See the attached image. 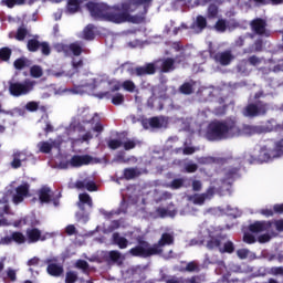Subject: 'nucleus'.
<instances>
[{"label":"nucleus","mask_w":283,"mask_h":283,"mask_svg":"<svg viewBox=\"0 0 283 283\" xmlns=\"http://www.w3.org/2000/svg\"><path fill=\"white\" fill-rule=\"evenodd\" d=\"M72 70L70 72H74L75 75L76 74H88L90 76H94L92 73H81L78 70H81V67H83V61L82 60H73L72 62Z\"/></svg>","instance_id":"c9c22d12"},{"label":"nucleus","mask_w":283,"mask_h":283,"mask_svg":"<svg viewBox=\"0 0 283 283\" xmlns=\"http://www.w3.org/2000/svg\"><path fill=\"white\" fill-rule=\"evenodd\" d=\"M83 39H85L86 41H92V39H94V25L93 24H88L84 29Z\"/></svg>","instance_id":"e433bc0d"},{"label":"nucleus","mask_w":283,"mask_h":283,"mask_svg":"<svg viewBox=\"0 0 283 283\" xmlns=\"http://www.w3.org/2000/svg\"><path fill=\"white\" fill-rule=\"evenodd\" d=\"M197 85H198V83H196L193 81L184 83L180 86V92H181V94H193V91L196 90Z\"/></svg>","instance_id":"7c9ffc66"},{"label":"nucleus","mask_w":283,"mask_h":283,"mask_svg":"<svg viewBox=\"0 0 283 283\" xmlns=\"http://www.w3.org/2000/svg\"><path fill=\"white\" fill-rule=\"evenodd\" d=\"M109 258L113 262H116L117 264H123V261L125 260V256L120 254V252L114 250L109 252Z\"/></svg>","instance_id":"58836bf2"},{"label":"nucleus","mask_w":283,"mask_h":283,"mask_svg":"<svg viewBox=\"0 0 283 283\" xmlns=\"http://www.w3.org/2000/svg\"><path fill=\"white\" fill-rule=\"evenodd\" d=\"M25 108L28 112H36V109H39V102H29L27 103Z\"/></svg>","instance_id":"338daca9"},{"label":"nucleus","mask_w":283,"mask_h":283,"mask_svg":"<svg viewBox=\"0 0 283 283\" xmlns=\"http://www.w3.org/2000/svg\"><path fill=\"white\" fill-rule=\"evenodd\" d=\"M75 266L76 269H81L82 271H84V273L90 269V264L85 260H77Z\"/></svg>","instance_id":"680f3d73"},{"label":"nucleus","mask_w":283,"mask_h":283,"mask_svg":"<svg viewBox=\"0 0 283 283\" xmlns=\"http://www.w3.org/2000/svg\"><path fill=\"white\" fill-rule=\"evenodd\" d=\"M0 277L4 282L6 280H10V282H17V270L8 268L3 273H1Z\"/></svg>","instance_id":"c85d7f7f"},{"label":"nucleus","mask_w":283,"mask_h":283,"mask_svg":"<svg viewBox=\"0 0 283 283\" xmlns=\"http://www.w3.org/2000/svg\"><path fill=\"white\" fill-rule=\"evenodd\" d=\"M78 207L80 209H83V205H87L88 207H92V197H90L88 193H80L78 196Z\"/></svg>","instance_id":"72a5a7b5"},{"label":"nucleus","mask_w":283,"mask_h":283,"mask_svg":"<svg viewBox=\"0 0 283 283\" xmlns=\"http://www.w3.org/2000/svg\"><path fill=\"white\" fill-rule=\"evenodd\" d=\"M138 176H140V170H138V168H127L124 170L126 180H133V178H138Z\"/></svg>","instance_id":"473e14b6"},{"label":"nucleus","mask_w":283,"mask_h":283,"mask_svg":"<svg viewBox=\"0 0 283 283\" xmlns=\"http://www.w3.org/2000/svg\"><path fill=\"white\" fill-rule=\"evenodd\" d=\"M38 196H39V200L42 205L52 202V190L48 187H42L39 190Z\"/></svg>","instance_id":"a878e982"},{"label":"nucleus","mask_w":283,"mask_h":283,"mask_svg":"<svg viewBox=\"0 0 283 283\" xmlns=\"http://www.w3.org/2000/svg\"><path fill=\"white\" fill-rule=\"evenodd\" d=\"M128 74L130 76H146V74H156V65L148 63L136 69H128Z\"/></svg>","instance_id":"a211bd4d"},{"label":"nucleus","mask_w":283,"mask_h":283,"mask_svg":"<svg viewBox=\"0 0 283 283\" xmlns=\"http://www.w3.org/2000/svg\"><path fill=\"white\" fill-rule=\"evenodd\" d=\"M122 147H124L126 151H129V149H134L136 147V140L126 138L122 140Z\"/></svg>","instance_id":"49530a36"},{"label":"nucleus","mask_w":283,"mask_h":283,"mask_svg":"<svg viewBox=\"0 0 283 283\" xmlns=\"http://www.w3.org/2000/svg\"><path fill=\"white\" fill-rule=\"evenodd\" d=\"M69 49L73 52L74 56H81L83 52V46H81L78 42L70 44Z\"/></svg>","instance_id":"de8ad7c7"},{"label":"nucleus","mask_w":283,"mask_h":283,"mask_svg":"<svg viewBox=\"0 0 283 283\" xmlns=\"http://www.w3.org/2000/svg\"><path fill=\"white\" fill-rule=\"evenodd\" d=\"M154 0H122L120 4L113 8L105 3L88 2L86 8L93 19H105L112 23H126V21H134L129 12L138 9V6H149Z\"/></svg>","instance_id":"f03ea898"},{"label":"nucleus","mask_w":283,"mask_h":283,"mask_svg":"<svg viewBox=\"0 0 283 283\" xmlns=\"http://www.w3.org/2000/svg\"><path fill=\"white\" fill-rule=\"evenodd\" d=\"M109 149H119V147H123V140L120 139H111L107 143Z\"/></svg>","instance_id":"4d7b16f0"},{"label":"nucleus","mask_w":283,"mask_h":283,"mask_svg":"<svg viewBox=\"0 0 283 283\" xmlns=\"http://www.w3.org/2000/svg\"><path fill=\"white\" fill-rule=\"evenodd\" d=\"M8 202H10V197H8V195H4L0 199V218H3V216H13L14 214L12 212V210H10V205Z\"/></svg>","instance_id":"5701e85b"},{"label":"nucleus","mask_w":283,"mask_h":283,"mask_svg":"<svg viewBox=\"0 0 283 283\" xmlns=\"http://www.w3.org/2000/svg\"><path fill=\"white\" fill-rule=\"evenodd\" d=\"M122 87L123 90H125V92H130V93L136 92V84L132 80L124 81L122 83Z\"/></svg>","instance_id":"c03bdc74"},{"label":"nucleus","mask_w":283,"mask_h":283,"mask_svg":"<svg viewBox=\"0 0 283 283\" xmlns=\"http://www.w3.org/2000/svg\"><path fill=\"white\" fill-rule=\"evenodd\" d=\"M212 59L219 65L227 67V65H231V63H233V61H235V55L233 54V51L226 50V51L216 53L214 55H212Z\"/></svg>","instance_id":"f8f14e48"},{"label":"nucleus","mask_w":283,"mask_h":283,"mask_svg":"<svg viewBox=\"0 0 283 283\" xmlns=\"http://www.w3.org/2000/svg\"><path fill=\"white\" fill-rule=\"evenodd\" d=\"M34 85H36V82L32 80L14 82L10 84L9 91L12 96H25V94H30L34 90Z\"/></svg>","instance_id":"6e6552de"},{"label":"nucleus","mask_w":283,"mask_h":283,"mask_svg":"<svg viewBox=\"0 0 283 283\" xmlns=\"http://www.w3.org/2000/svg\"><path fill=\"white\" fill-rule=\"evenodd\" d=\"M185 185V179L184 178H179V179H175L172 180L168 187H170V189H180V187H182Z\"/></svg>","instance_id":"6e6d98bb"},{"label":"nucleus","mask_w":283,"mask_h":283,"mask_svg":"<svg viewBox=\"0 0 283 283\" xmlns=\"http://www.w3.org/2000/svg\"><path fill=\"white\" fill-rule=\"evenodd\" d=\"M82 1L85 0H67L66 12L67 14H76L81 8Z\"/></svg>","instance_id":"cd10ccee"},{"label":"nucleus","mask_w":283,"mask_h":283,"mask_svg":"<svg viewBox=\"0 0 283 283\" xmlns=\"http://www.w3.org/2000/svg\"><path fill=\"white\" fill-rule=\"evenodd\" d=\"M252 31L260 36H269V31H266V21L262 19H255L251 22Z\"/></svg>","instance_id":"aec40b11"},{"label":"nucleus","mask_w":283,"mask_h":283,"mask_svg":"<svg viewBox=\"0 0 283 283\" xmlns=\"http://www.w3.org/2000/svg\"><path fill=\"white\" fill-rule=\"evenodd\" d=\"M157 214L159 216V218H174V216H176V210L171 211L165 208H158Z\"/></svg>","instance_id":"a19ab883"},{"label":"nucleus","mask_w":283,"mask_h":283,"mask_svg":"<svg viewBox=\"0 0 283 283\" xmlns=\"http://www.w3.org/2000/svg\"><path fill=\"white\" fill-rule=\"evenodd\" d=\"M44 263L48 264L46 273H49V275L53 277H61V275H63V265L59 263V259L49 258Z\"/></svg>","instance_id":"ddd939ff"},{"label":"nucleus","mask_w":283,"mask_h":283,"mask_svg":"<svg viewBox=\"0 0 283 283\" xmlns=\"http://www.w3.org/2000/svg\"><path fill=\"white\" fill-rule=\"evenodd\" d=\"M213 193H214L213 188H209L205 193H196V195L188 196V200L189 202H192V205L202 206L205 205V200H211V198H213Z\"/></svg>","instance_id":"f3484780"},{"label":"nucleus","mask_w":283,"mask_h":283,"mask_svg":"<svg viewBox=\"0 0 283 283\" xmlns=\"http://www.w3.org/2000/svg\"><path fill=\"white\" fill-rule=\"evenodd\" d=\"M49 76H53L54 78H70L73 87L69 88L67 92L70 94H87L88 92H94L101 83H105L108 81L107 75H98L94 77L90 74H76L75 72H66L63 69H50L48 70Z\"/></svg>","instance_id":"20e7f679"},{"label":"nucleus","mask_w":283,"mask_h":283,"mask_svg":"<svg viewBox=\"0 0 283 283\" xmlns=\"http://www.w3.org/2000/svg\"><path fill=\"white\" fill-rule=\"evenodd\" d=\"M269 112V106L266 104L258 103V104H249L243 109V115L253 118L255 116H264Z\"/></svg>","instance_id":"9b49d317"},{"label":"nucleus","mask_w":283,"mask_h":283,"mask_svg":"<svg viewBox=\"0 0 283 283\" xmlns=\"http://www.w3.org/2000/svg\"><path fill=\"white\" fill-rule=\"evenodd\" d=\"M167 244H174V234L164 233L158 241V244L149 245L146 241L139 242V244L129 250L130 255L135 258H149L150 255H160L163 253V247Z\"/></svg>","instance_id":"423d86ee"},{"label":"nucleus","mask_w":283,"mask_h":283,"mask_svg":"<svg viewBox=\"0 0 283 283\" xmlns=\"http://www.w3.org/2000/svg\"><path fill=\"white\" fill-rule=\"evenodd\" d=\"M40 46H41V43H39L38 40L35 39L29 40L27 44L29 52H36V50H39Z\"/></svg>","instance_id":"09e8293b"},{"label":"nucleus","mask_w":283,"mask_h":283,"mask_svg":"<svg viewBox=\"0 0 283 283\" xmlns=\"http://www.w3.org/2000/svg\"><path fill=\"white\" fill-rule=\"evenodd\" d=\"M30 75L33 78H41V76H43V67H41L40 65H33L30 69Z\"/></svg>","instance_id":"4c0bfd02"},{"label":"nucleus","mask_w":283,"mask_h":283,"mask_svg":"<svg viewBox=\"0 0 283 283\" xmlns=\"http://www.w3.org/2000/svg\"><path fill=\"white\" fill-rule=\"evenodd\" d=\"M41 52L44 54V56H50V44L46 42L40 43Z\"/></svg>","instance_id":"774afa93"},{"label":"nucleus","mask_w":283,"mask_h":283,"mask_svg":"<svg viewBox=\"0 0 283 283\" xmlns=\"http://www.w3.org/2000/svg\"><path fill=\"white\" fill-rule=\"evenodd\" d=\"M11 163L10 166L12 169H21L24 163H28L30 158H32V153L28 150H13L11 155Z\"/></svg>","instance_id":"9d476101"},{"label":"nucleus","mask_w":283,"mask_h":283,"mask_svg":"<svg viewBox=\"0 0 283 283\" xmlns=\"http://www.w3.org/2000/svg\"><path fill=\"white\" fill-rule=\"evenodd\" d=\"M237 255L239 260H247L251 255V250L249 249H239L237 250Z\"/></svg>","instance_id":"864d4df0"},{"label":"nucleus","mask_w":283,"mask_h":283,"mask_svg":"<svg viewBox=\"0 0 283 283\" xmlns=\"http://www.w3.org/2000/svg\"><path fill=\"white\" fill-rule=\"evenodd\" d=\"M78 116L81 120L73 119L66 128L67 138L57 137L56 139L39 142L36 145L38 154H50L52 149H59L61 144L67 143V140H71L73 145H76V143H90L94 138L92 132H97V134L103 132L98 114H91L90 108H80Z\"/></svg>","instance_id":"f257e3e1"},{"label":"nucleus","mask_w":283,"mask_h":283,"mask_svg":"<svg viewBox=\"0 0 283 283\" xmlns=\"http://www.w3.org/2000/svg\"><path fill=\"white\" fill-rule=\"evenodd\" d=\"M186 271H188V273H193L195 271L198 272L200 271V266L196 261H192L186 265Z\"/></svg>","instance_id":"052dcab7"},{"label":"nucleus","mask_w":283,"mask_h":283,"mask_svg":"<svg viewBox=\"0 0 283 283\" xmlns=\"http://www.w3.org/2000/svg\"><path fill=\"white\" fill-rule=\"evenodd\" d=\"M205 28H207V18L202 17V15H198L196 18V21L191 24V30L195 34H200V32H202V30H205Z\"/></svg>","instance_id":"b1692460"},{"label":"nucleus","mask_w":283,"mask_h":283,"mask_svg":"<svg viewBox=\"0 0 283 283\" xmlns=\"http://www.w3.org/2000/svg\"><path fill=\"white\" fill-rule=\"evenodd\" d=\"M185 169L187 174H196L198 171V165L190 161L185 165Z\"/></svg>","instance_id":"0e129e2a"},{"label":"nucleus","mask_w":283,"mask_h":283,"mask_svg":"<svg viewBox=\"0 0 283 283\" xmlns=\"http://www.w3.org/2000/svg\"><path fill=\"white\" fill-rule=\"evenodd\" d=\"M281 156H283V150L277 148V143H275L274 149L266 146L261 147L259 160L261 163H269L270 160H275V158H281Z\"/></svg>","instance_id":"1a4fd4ad"},{"label":"nucleus","mask_w":283,"mask_h":283,"mask_svg":"<svg viewBox=\"0 0 283 283\" xmlns=\"http://www.w3.org/2000/svg\"><path fill=\"white\" fill-rule=\"evenodd\" d=\"M243 242H245V244H255V242H258V239H255V235H253V233L245 232L243 235Z\"/></svg>","instance_id":"603ef678"},{"label":"nucleus","mask_w":283,"mask_h":283,"mask_svg":"<svg viewBox=\"0 0 283 283\" xmlns=\"http://www.w3.org/2000/svg\"><path fill=\"white\" fill-rule=\"evenodd\" d=\"M218 6L216 3H211L208 7L207 17L208 19H218Z\"/></svg>","instance_id":"f704fd0d"},{"label":"nucleus","mask_w":283,"mask_h":283,"mask_svg":"<svg viewBox=\"0 0 283 283\" xmlns=\"http://www.w3.org/2000/svg\"><path fill=\"white\" fill-rule=\"evenodd\" d=\"M165 125V120L158 117H153L149 119V126L153 129H160Z\"/></svg>","instance_id":"79ce46f5"},{"label":"nucleus","mask_w":283,"mask_h":283,"mask_svg":"<svg viewBox=\"0 0 283 283\" xmlns=\"http://www.w3.org/2000/svg\"><path fill=\"white\" fill-rule=\"evenodd\" d=\"M214 30H217V32H226L227 31V20H224V19L218 20L217 23L214 24Z\"/></svg>","instance_id":"8fccbe9b"},{"label":"nucleus","mask_w":283,"mask_h":283,"mask_svg":"<svg viewBox=\"0 0 283 283\" xmlns=\"http://www.w3.org/2000/svg\"><path fill=\"white\" fill-rule=\"evenodd\" d=\"M112 103L113 105H123V103H125V95L122 93L115 94L112 98Z\"/></svg>","instance_id":"5fc2aeb1"},{"label":"nucleus","mask_w":283,"mask_h":283,"mask_svg":"<svg viewBox=\"0 0 283 283\" xmlns=\"http://www.w3.org/2000/svg\"><path fill=\"white\" fill-rule=\"evenodd\" d=\"M28 193H30V185L28 182H23L17 187L12 195L13 205H21V202L28 198Z\"/></svg>","instance_id":"4468645a"},{"label":"nucleus","mask_w":283,"mask_h":283,"mask_svg":"<svg viewBox=\"0 0 283 283\" xmlns=\"http://www.w3.org/2000/svg\"><path fill=\"white\" fill-rule=\"evenodd\" d=\"M1 6H7V8H14V6H23L25 0H1Z\"/></svg>","instance_id":"37998d69"},{"label":"nucleus","mask_w":283,"mask_h":283,"mask_svg":"<svg viewBox=\"0 0 283 283\" xmlns=\"http://www.w3.org/2000/svg\"><path fill=\"white\" fill-rule=\"evenodd\" d=\"M174 59H166V60H159L154 63H150L151 65H155L156 70H161V72H171L174 70Z\"/></svg>","instance_id":"412c9836"},{"label":"nucleus","mask_w":283,"mask_h":283,"mask_svg":"<svg viewBox=\"0 0 283 283\" xmlns=\"http://www.w3.org/2000/svg\"><path fill=\"white\" fill-rule=\"evenodd\" d=\"M113 242L120 249H127V244H129V241H127L125 237H122L118 233H113Z\"/></svg>","instance_id":"c756f323"},{"label":"nucleus","mask_w":283,"mask_h":283,"mask_svg":"<svg viewBox=\"0 0 283 283\" xmlns=\"http://www.w3.org/2000/svg\"><path fill=\"white\" fill-rule=\"evenodd\" d=\"M75 187L76 189H87V191H96V184L90 179L76 181Z\"/></svg>","instance_id":"bb28decb"},{"label":"nucleus","mask_w":283,"mask_h":283,"mask_svg":"<svg viewBox=\"0 0 283 283\" xmlns=\"http://www.w3.org/2000/svg\"><path fill=\"white\" fill-rule=\"evenodd\" d=\"M12 242H15V244H25L27 237L21 232H13L11 235L3 237L0 240V244H12Z\"/></svg>","instance_id":"6ab92c4d"},{"label":"nucleus","mask_w":283,"mask_h":283,"mask_svg":"<svg viewBox=\"0 0 283 283\" xmlns=\"http://www.w3.org/2000/svg\"><path fill=\"white\" fill-rule=\"evenodd\" d=\"M269 229H271V222L269 221H256L249 226L251 233H263V231H269Z\"/></svg>","instance_id":"4be33fe9"},{"label":"nucleus","mask_w":283,"mask_h":283,"mask_svg":"<svg viewBox=\"0 0 283 283\" xmlns=\"http://www.w3.org/2000/svg\"><path fill=\"white\" fill-rule=\"evenodd\" d=\"M13 65L15 70H23L24 67L30 66V61H28L25 57H20L14 61Z\"/></svg>","instance_id":"ea45409f"},{"label":"nucleus","mask_w":283,"mask_h":283,"mask_svg":"<svg viewBox=\"0 0 283 283\" xmlns=\"http://www.w3.org/2000/svg\"><path fill=\"white\" fill-rule=\"evenodd\" d=\"M92 163V157L90 155L73 156L69 163L65 165L61 164L62 169H67V167H83V165H90Z\"/></svg>","instance_id":"2eb2a0df"},{"label":"nucleus","mask_w":283,"mask_h":283,"mask_svg":"<svg viewBox=\"0 0 283 283\" xmlns=\"http://www.w3.org/2000/svg\"><path fill=\"white\" fill-rule=\"evenodd\" d=\"M48 238H52L51 233L41 234V230L33 228L27 230V242L28 244H34V242H39V240H48Z\"/></svg>","instance_id":"dca6fc26"},{"label":"nucleus","mask_w":283,"mask_h":283,"mask_svg":"<svg viewBox=\"0 0 283 283\" xmlns=\"http://www.w3.org/2000/svg\"><path fill=\"white\" fill-rule=\"evenodd\" d=\"M198 235L201 242H206V248L209 251H219V253H233L235 244L222 234V227L213 226L209 222H203L199 226Z\"/></svg>","instance_id":"39448f33"},{"label":"nucleus","mask_w":283,"mask_h":283,"mask_svg":"<svg viewBox=\"0 0 283 283\" xmlns=\"http://www.w3.org/2000/svg\"><path fill=\"white\" fill-rule=\"evenodd\" d=\"M219 92L220 91H218L217 88H212V87H202L199 90V93L203 97V101H211V98L209 96L211 94H219Z\"/></svg>","instance_id":"2f4dec72"},{"label":"nucleus","mask_w":283,"mask_h":283,"mask_svg":"<svg viewBox=\"0 0 283 283\" xmlns=\"http://www.w3.org/2000/svg\"><path fill=\"white\" fill-rule=\"evenodd\" d=\"M30 31L25 29V27H20L17 30V33H10L9 39H15L17 41H25V39L30 38Z\"/></svg>","instance_id":"393cba45"},{"label":"nucleus","mask_w":283,"mask_h":283,"mask_svg":"<svg viewBox=\"0 0 283 283\" xmlns=\"http://www.w3.org/2000/svg\"><path fill=\"white\" fill-rule=\"evenodd\" d=\"M11 54H12V51L9 48H2L0 50V59H1V61H10Z\"/></svg>","instance_id":"3c124183"},{"label":"nucleus","mask_w":283,"mask_h":283,"mask_svg":"<svg viewBox=\"0 0 283 283\" xmlns=\"http://www.w3.org/2000/svg\"><path fill=\"white\" fill-rule=\"evenodd\" d=\"M260 134L258 126H239L233 119L213 120L208 125L206 138L208 140H227L240 136H253Z\"/></svg>","instance_id":"7ed1b4c3"},{"label":"nucleus","mask_w":283,"mask_h":283,"mask_svg":"<svg viewBox=\"0 0 283 283\" xmlns=\"http://www.w3.org/2000/svg\"><path fill=\"white\" fill-rule=\"evenodd\" d=\"M78 280V274L74 271H70L66 273L65 282L66 283H74Z\"/></svg>","instance_id":"bf43d9fd"},{"label":"nucleus","mask_w":283,"mask_h":283,"mask_svg":"<svg viewBox=\"0 0 283 283\" xmlns=\"http://www.w3.org/2000/svg\"><path fill=\"white\" fill-rule=\"evenodd\" d=\"M249 62L247 61H241L238 65V72L241 74H249V69H248Z\"/></svg>","instance_id":"e2e57ef3"},{"label":"nucleus","mask_w":283,"mask_h":283,"mask_svg":"<svg viewBox=\"0 0 283 283\" xmlns=\"http://www.w3.org/2000/svg\"><path fill=\"white\" fill-rule=\"evenodd\" d=\"M199 165H228L221 171L223 179L222 182L226 185H231L235 178H238V168H232V159H227L222 157H200L198 159Z\"/></svg>","instance_id":"0eeeda50"},{"label":"nucleus","mask_w":283,"mask_h":283,"mask_svg":"<svg viewBox=\"0 0 283 283\" xmlns=\"http://www.w3.org/2000/svg\"><path fill=\"white\" fill-rule=\"evenodd\" d=\"M227 216H231L232 218H239L241 216L240 210L238 208H231V206H228L226 209Z\"/></svg>","instance_id":"13d9d810"},{"label":"nucleus","mask_w":283,"mask_h":283,"mask_svg":"<svg viewBox=\"0 0 283 283\" xmlns=\"http://www.w3.org/2000/svg\"><path fill=\"white\" fill-rule=\"evenodd\" d=\"M65 233L69 235H76V233H78V230L76 229L75 224H69L65 227Z\"/></svg>","instance_id":"69168bd1"},{"label":"nucleus","mask_w":283,"mask_h":283,"mask_svg":"<svg viewBox=\"0 0 283 283\" xmlns=\"http://www.w3.org/2000/svg\"><path fill=\"white\" fill-rule=\"evenodd\" d=\"M160 282H166V283H185V280L182 277L178 276H166L165 274L161 276Z\"/></svg>","instance_id":"a18cd8bd"}]
</instances>
